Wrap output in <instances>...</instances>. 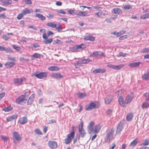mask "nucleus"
I'll use <instances>...</instances> for the list:
<instances>
[{
	"label": "nucleus",
	"instance_id": "obj_1",
	"mask_svg": "<svg viewBox=\"0 0 149 149\" xmlns=\"http://www.w3.org/2000/svg\"><path fill=\"white\" fill-rule=\"evenodd\" d=\"M28 93H26L24 95H22L20 96L16 100V103L20 104L21 102L27 100L28 96L26 94Z\"/></svg>",
	"mask_w": 149,
	"mask_h": 149
},
{
	"label": "nucleus",
	"instance_id": "obj_2",
	"mask_svg": "<svg viewBox=\"0 0 149 149\" xmlns=\"http://www.w3.org/2000/svg\"><path fill=\"white\" fill-rule=\"evenodd\" d=\"M90 61H91L89 59H80L77 63L74 64V65L76 68H78L80 66V64H81L87 63Z\"/></svg>",
	"mask_w": 149,
	"mask_h": 149
},
{
	"label": "nucleus",
	"instance_id": "obj_3",
	"mask_svg": "<svg viewBox=\"0 0 149 149\" xmlns=\"http://www.w3.org/2000/svg\"><path fill=\"white\" fill-rule=\"evenodd\" d=\"M122 91H118V100L120 105L122 107H124L125 104V102L123 101V97L122 96Z\"/></svg>",
	"mask_w": 149,
	"mask_h": 149
},
{
	"label": "nucleus",
	"instance_id": "obj_4",
	"mask_svg": "<svg viewBox=\"0 0 149 149\" xmlns=\"http://www.w3.org/2000/svg\"><path fill=\"white\" fill-rule=\"evenodd\" d=\"M26 79L24 77L14 79L13 80L14 83L17 85H19L22 84L23 81H25Z\"/></svg>",
	"mask_w": 149,
	"mask_h": 149
},
{
	"label": "nucleus",
	"instance_id": "obj_5",
	"mask_svg": "<svg viewBox=\"0 0 149 149\" xmlns=\"http://www.w3.org/2000/svg\"><path fill=\"white\" fill-rule=\"evenodd\" d=\"M96 106L95 103L94 102H91L89 104H87L85 107V109L87 111H90L95 109Z\"/></svg>",
	"mask_w": 149,
	"mask_h": 149
},
{
	"label": "nucleus",
	"instance_id": "obj_6",
	"mask_svg": "<svg viewBox=\"0 0 149 149\" xmlns=\"http://www.w3.org/2000/svg\"><path fill=\"white\" fill-rule=\"evenodd\" d=\"M114 130L113 129H111L107 133V140H110L113 138V134Z\"/></svg>",
	"mask_w": 149,
	"mask_h": 149
},
{
	"label": "nucleus",
	"instance_id": "obj_7",
	"mask_svg": "<svg viewBox=\"0 0 149 149\" xmlns=\"http://www.w3.org/2000/svg\"><path fill=\"white\" fill-rule=\"evenodd\" d=\"M47 75V73L46 72H40L39 73L36 74L35 76L39 79H42L46 77Z\"/></svg>",
	"mask_w": 149,
	"mask_h": 149
},
{
	"label": "nucleus",
	"instance_id": "obj_8",
	"mask_svg": "<svg viewBox=\"0 0 149 149\" xmlns=\"http://www.w3.org/2000/svg\"><path fill=\"white\" fill-rule=\"evenodd\" d=\"M48 145L50 148L52 149L56 148L57 147V142L54 141H49L48 143Z\"/></svg>",
	"mask_w": 149,
	"mask_h": 149
},
{
	"label": "nucleus",
	"instance_id": "obj_9",
	"mask_svg": "<svg viewBox=\"0 0 149 149\" xmlns=\"http://www.w3.org/2000/svg\"><path fill=\"white\" fill-rule=\"evenodd\" d=\"M13 137L17 141H20L21 138L19 134L17 132L15 131L13 133Z\"/></svg>",
	"mask_w": 149,
	"mask_h": 149
},
{
	"label": "nucleus",
	"instance_id": "obj_10",
	"mask_svg": "<svg viewBox=\"0 0 149 149\" xmlns=\"http://www.w3.org/2000/svg\"><path fill=\"white\" fill-rule=\"evenodd\" d=\"M33 12V10L31 9H29L28 8H25L23 10L22 13L24 15L27 14H30L31 13H32Z\"/></svg>",
	"mask_w": 149,
	"mask_h": 149
},
{
	"label": "nucleus",
	"instance_id": "obj_11",
	"mask_svg": "<svg viewBox=\"0 0 149 149\" xmlns=\"http://www.w3.org/2000/svg\"><path fill=\"white\" fill-rule=\"evenodd\" d=\"M51 76L54 78L60 79L63 77V76L60 74L57 73H54L51 74Z\"/></svg>",
	"mask_w": 149,
	"mask_h": 149
},
{
	"label": "nucleus",
	"instance_id": "obj_12",
	"mask_svg": "<svg viewBox=\"0 0 149 149\" xmlns=\"http://www.w3.org/2000/svg\"><path fill=\"white\" fill-rule=\"evenodd\" d=\"M74 136L69 134H68L67 136V138L65 139V141L66 144H69L71 142L72 139Z\"/></svg>",
	"mask_w": 149,
	"mask_h": 149
},
{
	"label": "nucleus",
	"instance_id": "obj_13",
	"mask_svg": "<svg viewBox=\"0 0 149 149\" xmlns=\"http://www.w3.org/2000/svg\"><path fill=\"white\" fill-rule=\"evenodd\" d=\"M133 97V95L132 94L127 95L125 99V104H127L131 102Z\"/></svg>",
	"mask_w": 149,
	"mask_h": 149
},
{
	"label": "nucleus",
	"instance_id": "obj_14",
	"mask_svg": "<svg viewBox=\"0 0 149 149\" xmlns=\"http://www.w3.org/2000/svg\"><path fill=\"white\" fill-rule=\"evenodd\" d=\"M104 54L102 52L99 51L93 52L91 56L93 57H98L100 56H103Z\"/></svg>",
	"mask_w": 149,
	"mask_h": 149
},
{
	"label": "nucleus",
	"instance_id": "obj_15",
	"mask_svg": "<svg viewBox=\"0 0 149 149\" xmlns=\"http://www.w3.org/2000/svg\"><path fill=\"white\" fill-rule=\"evenodd\" d=\"M27 119L26 117L21 118L18 121V122L21 124H24L27 122Z\"/></svg>",
	"mask_w": 149,
	"mask_h": 149
},
{
	"label": "nucleus",
	"instance_id": "obj_16",
	"mask_svg": "<svg viewBox=\"0 0 149 149\" xmlns=\"http://www.w3.org/2000/svg\"><path fill=\"white\" fill-rule=\"evenodd\" d=\"M113 96L112 95H108L106 97L105 100V103L106 104H109L111 101Z\"/></svg>",
	"mask_w": 149,
	"mask_h": 149
},
{
	"label": "nucleus",
	"instance_id": "obj_17",
	"mask_svg": "<svg viewBox=\"0 0 149 149\" xmlns=\"http://www.w3.org/2000/svg\"><path fill=\"white\" fill-rule=\"evenodd\" d=\"M78 17H84L88 16V14L86 11H79L76 14Z\"/></svg>",
	"mask_w": 149,
	"mask_h": 149
},
{
	"label": "nucleus",
	"instance_id": "obj_18",
	"mask_svg": "<svg viewBox=\"0 0 149 149\" xmlns=\"http://www.w3.org/2000/svg\"><path fill=\"white\" fill-rule=\"evenodd\" d=\"M86 47V46L83 44H82L79 45H77L74 46L73 49L74 50H76L79 49H84Z\"/></svg>",
	"mask_w": 149,
	"mask_h": 149
},
{
	"label": "nucleus",
	"instance_id": "obj_19",
	"mask_svg": "<svg viewBox=\"0 0 149 149\" xmlns=\"http://www.w3.org/2000/svg\"><path fill=\"white\" fill-rule=\"evenodd\" d=\"M105 72V70L103 69H95L93 71V72L95 74L98 73H103Z\"/></svg>",
	"mask_w": 149,
	"mask_h": 149
},
{
	"label": "nucleus",
	"instance_id": "obj_20",
	"mask_svg": "<svg viewBox=\"0 0 149 149\" xmlns=\"http://www.w3.org/2000/svg\"><path fill=\"white\" fill-rule=\"evenodd\" d=\"M112 12L117 14H121L122 13L121 10L119 8H114L113 9Z\"/></svg>",
	"mask_w": 149,
	"mask_h": 149
},
{
	"label": "nucleus",
	"instance_id": "obj_21",
	"mask_svg": "<svg viewBox=\"0 0 149 149\" xmlns=\"http://www.w3.org/2000/svg\"><path fill=\"white\" fill-rule=\"evenodd\" d=\"M140 63V62H135L130 64L129 65L131 68L136 67L139 66Z\"/></svg>",
	"mask_w": 149,
	"mask_h": 149
},
{
	"label": "nucleus",
	"instance_id": "obj_22",
	"mask_svg": "<svg viewBox=\"0 0 149 149\" xmlns=\"http://www.w3.org/2000/svg\"><path fill=\"white\" fill-rule=\"evenodd\" d=\"M15 63L13 62H8L6 63L5 65L7 68H10L13 67Z\"/></svg>",
	"mask_w": 149,
	"mask_h": 149
},
{
	"label": "nucleus",
	"instance_id": "obj_23",
	"mask_svg": "<svg viewBox=\"0 0 149 149\" xmlns=\"http://www.w3.org/2000/svg\"><path fill=\"white\" fill-rule=\"evenodd\" d=\"M101 128V126L98 125H96L94 129L93 133L96 134L98 133L100 131Z\"/></svg>",
	"mask_w": 149,
	"mask_h": 149
},
{
	"label": "nucleus",
	"instance_id": "obj_24",
	"mask_svg": "<svg viewBox=\"0 0 149 149\" xmlns=\"http://www.w3.org/2000/svg\"><path fill=\"white\" fill-rule=\"evenodd\" d=\"M48 69L51 71H57L59 70V68L58 67L56 66H52L49 67Z\"/></svg>",
	"mask_w": 149,
	"mask_h": 149
},
{
	"label": "nucleus",
	"instance_id": "obj_25",
	"mask_svg": "<svg viewBox=\"0 0 149 149\" xmlns=\"http://www.w3.org/2000/svg\"><path fill=\"white\" fill-rule=\"evenodd\" d=\"M123 128V126L122 124L120 123L118 125L116 131L117 133H119Z\"/></svg>",
	"mask_w": 149,
	"mask_h": 149
},
{
	"label": "nucleus",
	"instance_id": "obj_26",
	"mask_svg": "<svg viewBox=\"0 0 149 149\" xmlns=\"http://www.w3.org/2000/svg\"><path fill=\"white\" fill-rule=\"evenodd\" d=\"M41 57V55L38 53H35L32 56L31 59L32 60H34L35 58H40Z\"/></svg>",
	"mask_w": 149,
	"mask_h": 149
},
{
	"label": "nucleus",
	"instance_id": "obj_27",
	"mask_svg": "<svg viewBox=\"0 0 149 149\" xmlns=\"http://www.w3.org/2000/svg\"><path fill=\"white\" fill-rule=\"evenodd\" d=\"M94 38L92 36H88L84 38V39L86 40L93 41L94 40Z\"/></svg>",
	"mask_w": 149,
	"mask_h": 149
},
{
	"label": "nucleus",
	"instance_id": "obj_28",
	"mask_svg": "<svg viewBox=\"0 0 149 149\" xmlns=\"http://www.w3.org/2000/svg\"><path fill=\"white\" fill-rule=\"evenodd\" d=\"M133 116V113H130L128 114L126 117L127 120L128 121H130L132 119Z\"/></svg>",
	"mask_w": 149,
	"mask_h": 149
},
{
	"label": "nucleus",
	"instance_id": "obj_29",
	"mask_svg": "<svg viewBox=\"0 0 149 149\" xmlns=\"http://www.w3.org/2000/svg\"><path fill=\"white\" fill-rule=\"evenodd\" d=\"M142 78L143 79L146 80L149 79V71L146 73L144 74L142 76Z\"/></svg>",
	"mask_w": 149,
	"mask_h": 149
},
{
	"label": "nucleus",
	"instance_id": "obj_30",
	"mask_svg": "<svg viewBox=\"0 0 149 149\" xmlns=\"http://www.w3.org/2000/svg\"><path fill=\"white\" fill-rule=\"evenodd\" d=\"M35 16L38 17L42 20H44L45 19V17L42 15L40 14H37Z\"/></svg>",
	"mask_w": 149,
	"mask_h": 149
},
{
	"label": "nucleus",
	"instance_id": "obj_31",
	"mask_svg": "<svg viewBox=\"0 0 149 149\" xmlns=\"http://www.w3.org/2000/svg\"><path fill=\"white\" fill-rule=\"evenodd\" d=\"M78 131L80 133V136L81 138H84L86 134L84 129L78 130Z\"/></svg>",
	"mask_w": 149,
	"mask_h": 149
},
{
	"label": "nucleus",
	"instance_id": "obj_32",
	"mask_svg": "<svg viewBox=\"0 0 149 149\" xmlns=\"http://www.w3.org/2000/svg\"><path fill=\"white\" fill-rule=\"evenodd\" d=\"M52 41L53 39L51 38L48 39H47V38L46 40H44L43 41V42L45 44H47L50 43L52 42Z\"/></svg>",
	"mask_w": 149,
	"mask_h": 149
},
{
	"label": "nucleus",
	"instance_id": "obj_33",
	"mask_svg": "<svg viewBox=\"0 0 149 149\" xmlns=\"http://www.w3.org/2000/svg\"><path fill=\"white\" fill-rule=\"evenodd\" d=\"M138 142V139H135L132 142H131L130 144V146L133 147L134 146L136 145Z\"/></svg>",
	"mask_w": 149,
	"mask_h": 149
},
{
	"label": "nucleus",
	"instance_id": "obj_34",
	"mask_svg": "<svg viewBox=\"0 0 149 149\" xmlns=\"http://www.w3.org/2000/svg\"><path fill=\"white\" fill-rule=\"evenodd\" d=\"M77 95L78 97L81 99L84 98L87 95L86 94L84 93H79Z\"/></svg>",
	"mask_w": 149,
	"mask_h": 149
},
{
	"label": "nucleus",
	"instance_id": "obj_35",
	"mask_svg": "<svg viewBox=\"0 0 149 149\" xmlns=\"http://www.w3.org/2000/svg\"><path fill=\"white\" fill-rule=\"evenodd\" d=\"M149 107V103L147 102H144L142 105V107L143 109H146Z\"/></svg>",
	"mask_w": 149,
	"mask_h": 149
},
{
	"label": "nucleus",
	"instance_id": "obj_36",
	"mask_svg": "<svg viewBox=\"0 0 149 149\" xmlns=\"http://www.w3.org/2000/svg\"><path fill=\"white\" fill-rule=\"evenodd\" d=\"M140 18L142 19L149 18V13L141 15L140 16Z\"/></svg>",
	"mask_w": 149,
	"mask_h": 149
},
{
	"label": "nucleus",
	"instance_id": "obj_37",
	"mask_svg": "<svg viewBox=\"0 0 149 149\" xmlns=\"http://www.w3.org/2000/svg\"><path fill=\"white\" fill-rule=\"evenodd\" d=\"M47 25L50 27L54 28L56 27V24L52 23L49 22L47 24Z\"/></svg>",
	"mask_w": 149,
	"mask_h": 149
},
{
	"label": "nucleus",
	"instance_id": "obj_38",
	"mask_svg": "<svg viewBox=\"0 0 149 149\" xmlns=\"http://www.w3.org/2000/svg\"><path fill=\"white\" fill-rule=\"evenodd\" d=\"M93 127L89 126H88L87 127V131L88 133L89 134H90L92 132H93L94 129Z\"/></svg>",
	"mask_w": 149,
	"mask_h": 149
},
{
	"label": "nucleus",
	"instance_id": "obj_39",
	"mask_svg": "<svg viewBox=\"0 0 149 149\" xmlns=\"http://www.w3.org/2000/svg\"><path fill=\"white\" fill-rule=\"evenodd\" d=\"M144 95L146 97L145 100L146 102L149 101V92L146 93L144 94Z\"/></svg>",
	"mask_w": 149,
	"mask_h": 149
},
{
	"label": "nucleus",
	"instance_id": "obj_40",
	"mask_svg": "<svg viewBox=\"0 0 149 149\" xmlns=\"http://www.w3.org/2000/svg\"><path fill=\"white\" fill-rule=\"evenodd\" d=\"M12 108L11 107H5L3 109V110L5 112H8L12 110Z\"/></svg>",
	"mask_w": 149,
	"mask_h": 149
},
{
	"label": "nucleus",
	"instance_id": "obj_41",
	"mask_svg": "<svg viewBox=\"0 0 149 149\" xmlns=\"http://www.w3.org/2000/svg\"><path fill=\"white\" fill-rule=\"evenodd\" d=\"M75 131L76 129L75 128V127L74 126H72L71 132L70 134H69L71 135H72V136H74Z\"/></svg>",
	"mask_w": 149,
	"mask_h": 149
},
{
	"label": "nucleus",
	"instance_id": "obj_42",
	"mask_svg": "<svg viewBox=\"0 0 149 149\" xmlns=\"http://www.w3.org/2000/svg\"><path fill=\"white\" fill-rule=\"evenodd\" d=\"M124 65L123 64H120L118 65H115V69L118 70L122 68Z\"/></svg>",
	"mask_w": 149,
	"mask_h": 149
},
{
	"label": "nucleus",
	"instance_id": "obj_43",
	"mask_svg": "<svg viewBox=\"0 0 149 149\" xmlns=\"http://www.w3.org/2000/svg\"><path fill=\"white\" fill-rule=\"evenodd\" d=\"M4 51H5L7 53H11L13 52V51L10 47H5Z\"/></svg>",
	"mask_w": 149,
	"mask_h": 149
},
{
	"label": "nucleus",
	"instance_id": "obj_44",
	"mask_svg": "<svg viewBox=\"0 0 149 149\" xmlns=\"http://www.w3.org/2000/svg\"><path fill=\"white\" fill-rule=\"evenodd\" d=\"M3 3L6 5H8L11 4L12 1L10 0H6L4 1Z\"/></svg>",
	"mask_w": 149,
	"mask_h": 149
},
{
	"label": "nucleus",
	"instance_id": "obj_45",
	"mask_svg": "<svg viewBox=\"0 0 149 149\" xmlns=\"http://www.w3.org/2000/svg\"><path fill=\"white\" fill-rule=\"evenodd\" d=\"M24 15L23 14V13L22 12L21 13L19 14L17 17V18L18 19H22Z\"/></svg>",
	"mask_w": 149,
	"mask_h": 149
},
{
	"label": "nucleus",
	"instance_id": "obj_46",
	"mask_svg": "<svg viewBox=\"0 0 149 149\" xmlns=\"http://www.w3.org/2000/svg\"><path fill=\"white\" fill-rule=\"evenodd\" d=\"M62 42H61L60 40L56 39L54 41L53 43L54 45H55L56 44H61Z\"/></svg>",
	"mask_w": 149,
	"mask_h": 149
},
{
	"label": "nucleus",
	"instance_id": "obj_47",
	"mask_svg": "<svg viewBox=\"0 0 149 149\" xmlns=\"http://www.w3.org/2000/svg\"><path fill=\"white\" fill-rule=\"evenodd\" d=\"M83 124L82 122H80L79 124V129L78 130H84L83 128Z\"/></svg>",
	"mask_w": 149,
	"mask_h": 149
},
{
	"label": "nucleus",
	"instance_id": "obj_48",
	"mask_svg": "<svg viewBox=\"0 0 149 149\" xmlns=\"http://www.w3.org/2000/svg\"><path fill=\"white\" fill-rule=\"evenodd\" d=\"M106 15V14L102 11H99V17H102Z\"/></svg>",
	"mask_w": 149,
	"mask_h": 149
},
{
	"label": "nucleus",
	"instance_id": "obj_49",
	"mask_svg": "<svg viewBox=\"0 0 149 149\" xmlns=\"http://www.w3.org/2000/svg\"><path fill=\"white\" fill-rule=\"evenodd\" d=\"M12 46L17 51H19L21 49V48L20 47L16 46L15 45H13Z\"/></svg>",
	"mask_w": 149,
	"mask_h": 149
},
{
	"label": "nucleus",
	"instance_id": "obj_50",
	"mask_svg": "<svg viewBox=\"0 0 149 149\" xmlns=\"http://www.w3.org/2000/svg\"><path fill=\"white\" fill-rule=\"evenodd\" d=\"M33 101V100L31 97H30L28 101V104H31Z\"/></svg>",
	"mask_w": 149,
	"mask_h": 149
},
{
	"label": "nucleus",
	"instance_id": "obj_51",
	"mask_svg": "<svg viewBox=\"0 0 149 149\" xmlns=\"http://www.w3.org/2000/svg\"><path fill=\"white\" fill-rule=\"evenodd\" d=\"M124 9L125 10H129L132 8V6L130 5H127L125 6L124 7Z\"/></svg>",
	"mask_w": 149,
	"mask_h": 149
},
{
	"label": "nucleus",
	"instance_id": "obj_52",
	"mask_svg": "<svg viewBox=\"0 0 149 149\" xmlns=\"http://www.w3.org/2000/svg\"><path fill=\"white\" fill-rule=\"evenodd\" d=\"M141 51L143 53H148L149 52V48H146L143 49Z\"/></svg>",
	"mask_w": 149,
	"mask_h": 149
},
{
	"label": "nucleus",
	"instance_id": "obj_53",
	"mask_svg": "<svg viewBox=\"0 0 149 149\" xmlns=\"http://www.w3.org/2000/svg\"><path fill=\"white\" fill-rule=\"evenodd\" d=\"M149 144V139L147 140L142 144V145L143 146L148 145Z\"/></svg>",
	"mask_w": 149,
	"mask_h": 149
},
{
	"label": "nucleus",
	"instance_id": "obj_54",
	"mask_svg": "<svg viewBox=\"0 0 149 149\" xmlns=\"http://www.w3.org/2000/svg\"><path fill=\"white\" fill-rule=\"evenodd\" d=\"M126 56V54H123L122 52H120L117 55V56L118 57L120 56L124 57Z\"/></svg>",
	"mask_w": 149,
	"mask_h": 149
},
{
	"label": "nucleus",
	"instance_id": "obj_55",
	"mask_svg": "<svg viewBox=\"0 0 149 149\" xmlns=\"http://www.w3.org/2000/svg\"><path fill=\"white\" fill-rule=\"evenodd\" d=\"M8 58L10 61L15 62L16 61L15 58H13L12 57L8 56L7 57Z\"/></svg>",
	"mask_w": 149,
	"mask_h": 149
},
{
	"label": "nucleus",
	"instance_id": "obj_56",
	"mask_svg": "<svg viewBox=\"0 0 149 149\" xmlns=\"http://www.w3.org/2000/svg\"><path fill=\"white\" fill-rule=\"evenodd\" d=\"M24 2L27 4L30 5L32 4L31 1L30 0H24Z\"/></svg>",
	"mask_w": 149,
	"mask_h": 149
},
{
	"label": "nucleus",
	"instance_id": "obj_57",
	"mask_svg": "<svg viewBox=\"0 0 149 149\" xmlns=\"http://www.w3.org/2000/svg\"><path fill=\"white\" fill-rule=\"evenodd\" d=\"M111 34H113L116 36L117 37H118L120 36L119 35V32H117L116 31H114L111 33Z\"/></svg>",
	"mask_w": 149,
	"mask_h": 149
},
{
	"label": "nucleus",
	"instance_id": "obj_58",
	"mask_svg": "<svg viewBox=\"0 0 149 149\" xmlns=\"http://www.w3.org/2000/svg\"><path fill=\"white\" fill-rule=\"evenodd\" d=\"M35 132L37 134L39 135H42V133L41 132V131L39 129H37L35 130Z\"/></svg>",
	"mask_w": 149,
	"mask_h": 149
},
{
	"label": "nucleus",
	"instance_id": "obj_59",
	"mask_svg": "<svg viewBox=\"0 0 149 149\" xmlns=\"http://www.w3.org/2000/svg\"><path fill=\"white\" fill-rule=\"evenodd\" d=\"M1 138L2 140L5 142L6 141H7L8 138L5 136H1Z\"/></svg>",
	"mask_w": 149,
	"mask_h": 149
},
{
	"label": "nucleus",
	"instance_id": "obj_60",
	"mask_svg": "<svg viewBox=\"0 0 149 149\" xmlns=\"http://www.w3.org/2000/svg\"><path fill=\"white\" fill-rule=\"evenodd\" d=\"M56 28V30H57L58 32H60L62 30V28L61 26L60 25H58V26H56L55 27Z\"/></svg>",
	"mask_w": 149,
	"mask_h": 149
},
{
	"label": "nucleus",
	"instance_id": "obj_61",
	"mask_svg": "<svg viewBox=\"0 0 149 149\" xmlns=\"http://www.w3.org/2000/svg\"><path fill=\"white\" fill-rule=\"evenodd\" d=\"M127 38V35H124L120 37L119 38V39L120 40H123L124 39H125Z\"/></svg>",
	"mask_w": 149,
	"mask_h": 149
},
{
	"label": "nucleus",
	"instance_id": "obj_62",
	"mask_svg": "<svg viewBox=\"0 0 149 149\" xmlns=\"http://www.w3.org/2000/svg\"><path fill=\"white\" fill-rule=\"evenodd\" d=\"M28 28H29L35 30H37V29L36 27L33 25H31V26H28Z\"/></svg>",
	"mask_w": 149,
	"mask_h": 149
},
{
	"label": "nucleus",
	"instance_id": "obj_63",
	"mask_svg": "<svg viewBox=\"0 0 149 149\" xmlns=\"http://www.w3.org/2000/svg\"><path fill=\"white\" fill-rule=\"evenodd\" d=\"M107 66L113 69H115V65H113L111 64H109L107 65Z\"/></svg>",
	"mask_w": 149,
	"mask_h": 149
},
{
	"label": "nucleus",
	"instance_id": "obj_64",
	"mask_svg": "<svg viewBox=\"0 0 149 149\" xmlns=\"http://www.w3.org/2000/svg\"><path fill=\"white\" fill-rule=\"evenodd\" d=\"M6 16L4 14H0V18L4 19L6 18Z\"/></svg>",
	"mask_w": 149,
	"mask_h": 149
}]
</instances>
